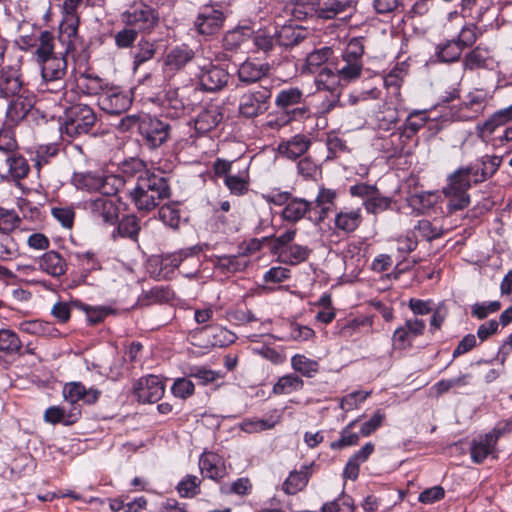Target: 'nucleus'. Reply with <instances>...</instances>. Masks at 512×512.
<instances>
[{
  "label": "nucleus",
  "instance_id": "f257e3e1",
  "mask_svg": "<svg viewBox=\"0 0 512 512\" xmlns=\"http://www.w3.org/2000/svg\"><path fill=\"white\" fill-rule=\"evenodd\" d=\"M288 7L291 15L299 21L348 19L356 10V2L354 0H290Z\"/></svg>",
  "mask_w": 512,
  "mask_h": 512
},
{
  "label": "nucleus",
  "instance_id": "f03ea898",
  "mask_svg": "<svg viewBox=\"0 0 512 512\" xmlns=\"http://www.w3.org/2000/svg\"><path fill=\"white\" fill-rule=\"evenodd\" d=\"M117 127L121 132H137L144 145L150 149L163 145L171 131L169 123L143 112L122 117Z\"/></svg>",
  "mask_w": 512,
  "mask_h": 512
},
{
  "label": "nucleus",
  "instance_id": "7ed1b4c3",
  "mask_svg": "<svg viewBox=\"0 0 512 512\" xmlns=\"http://www.w3.org/2000/svg\"><path fill=\"white\" fill-rule=\"evenodd\" d=\"M275 106L277 108L275 118L267 122L273 129L310 117V109L306 104L304 93L298 87L281 89L275 97Z\"/></svg>",
  "mask_w": 512,
  "mask_h": 512
},
{
  "label": "nucleus",
  "instance_id": "20e7f679",
  "mask_svg": "<svg viewBox=\"0 0 512 512\" xmlns=\"http://www.w3.org/2000/svg\"><path fill=\"white\" fill-rule=\"evenodd\" d=\"M129 195L138 211L149 212L170 197L171 189L165 177L152 172L138 176L136 185L130 190Z\"/></svg>",
  "mask_w": 512,
  "mask_h": 512
},
{
  "label": "nucleus",
  "instance_id": "39448f33",
  "mask_svg": "<svg viewBox=\"0 0 512 512\" xmlns=\"http://www.w3.org/2000/svg\"><path fill=\"white\" fill-rule=\"evenodd\" d=\"M472 184V178L465 166L459 167L447 176L442 193L448 199L449 213L463 210L470 205L471 199L468 190Z\"/></svg>",
  "mask_w": 512,
  "mask_h": 512
},
{
  "label": "nucleus",
  "instance_id": "423d86ee",
  "mask_svg": "<svg viewBox=\"0 0 512 512\" xmlns=\"http://www.w3.org/2000/svg\"><path fill=\"white\" fill-rule=\"evenodd\" d=\"M97 120L94 110L87 104L77 103L67 107L62 117L60 131L65 137L74 139L88 134Z\"/></svg>",
  "mask_w": 512,
  "mask_h": 512
},
{
  "label": "nucleus",
  "instance_id": "0eeeda50",
  "mask_svg": "<svg viewBox=\"0 0 512 512\" xmlns=\"http://www.w3.org/2000/svg\"><path fill=\"white\" fill-rule=\"evenodd\" d=\"M226 20V14L221 2L210 1L199 7L198 13L193 21L195 32L203 36L213 37L220 33Z\"/></svg>",
  "mask_w": 512,
  "mask_h": 512
},
{
  "label": "nucleus",
  "instance_id": "6e6552de",
  "mask_svg": "<svg viewBox=\"0 0 512 512\" xmlns=\"http://www.w3.org/2000/svg\"><path fill=\"white\" fill-rule=\"evenodd\" d=\"M122 22L129 27H134L140 32L150 33L160 22L158 9L151 5L137 1L133 2L121 15Z\"/></svg>",
  "mask_w": 512,
  "mask_h": 512
},
{
  "label": "nucleus",
  "instance_id": "1a4fd4ad",
  "mask_svg": "<svg viewBox=\"0 0 512 512\" xmlns=\"http://www.w3.org/2000/svg\"><path fill=\"white\" fill-rule=\"evenodd\" d=\"M81 2L82 0H64L63 2V18L59 25L58 42L67 43L66 52L82 46V39L78 35L80 20L77 13Z\"/></svg>",
  "mask_w": 512,
  "mask_h": 512
},
{
  "label": "nucleus",
  "instance_id": "9d476101",
  "mask_svg": "<svg viewBox=\"0 0 512 512\" xmlns=\"http://www.w3.org/2000/svg\"><path fill=\"white\" fill-rule=\"evenodd\" d=\"M198 102V89L193 86H183L166 93L164 107L171 118H179L193 111Z\"/></svg>",
  "mask_w": 512,
  "mask_h": 512
},
{
  "label": "nucleus",
  "instance_id": "9b49d317",
  "mask_svg": "<svg viewBox=\"0 0 512 512\" xmlns=\"http://www.w3.org/2000/svg\"><path fill=\"white\" fill-rule=\"evenodd\" d=\"M272 90L268 86H259L242 94L239 98L238 111L245 118H255L264 114L270 107Z\"/></svg>",
  "mask_w": 512,
  "mask_h": 512
},
{
  "label": "nucleus",
  "instance_id": "f8f14e48",
  "mask_svg": "<svg viewBox=\"0 0 512 512\" xmlns=\"http://www.w3.org/2000/svg\"><path fill=\"white\" fill-rule=\"evenodd\" d=\"M132 104V96L118 86H110L98 97V106L108 114L126 112Z\"/></svg>",
  "mask_w": 512,
  "mask_h": 512
},
{
  "label": "nucleus",
  "instance_id": "ddd939ff",
  "mask_svg": "<svg viewBox=\"0 0 512 512\" xmlns=\"http://www.w3.org/2000/svg\"><path fill=\"white\" fill-rule=\"evenodd\" d=\"M133 390L139 402L156 403L163 397L165 385L160 377L148 375L138 379Z\"/></svg>",
  "mask_w": 512,
  "mask_h": 512
},
{
  "label": "nucleus",
  "instance_id": "4468645a",
  "mask_svg": "<svg viewBox=\"0 0 512 512\" xmlns=\"http://www.w3.org/2000/svg\"><path fill=\"white\" fill-rule=\"evenodd\" d=\"M502 160V156L486 154L465 167L472 178L473 184L477 185L490 179L499 169Z\"/></svg>",
  "mask_w": 512,
  "mask_h": 512
},
{
  "label": "nucleus",
  "instance_id": "2eb2a0df",
  "mask_svg": "<svg viewBox=\"0 0 512 512\" xmlns=\"http://www.w3.org/2000/svg\"><path fill=\"white\" fill-rule=\"evenodd\" d=\"M92 217L108 225L116 224L119 218V207L110 197L98 196L87 202Z\"/></svg>",
  "mask_w": 512,
  "mask_h": 512
},
{
  "label": "nucleus",
  "instance_id": "dca6fc26",
  "mask_svg": "<svg viewBox=\"0 0 512 512\" xmlns=\"http://www.w3.org/2000/svg\"><path fill=\"white\" fill-rule=\"evenodd\" d=\"M222 106L208 103L194 119V129L198 135H205L215 129L223 120Z\"/></svg>",
  "mask_w": 512,
  "mask_h": 512
},
{
  "label": "nucleus",
  "instance_id": "f3484780",
  "mask_svg": "<svg viewBox=\"0 0 512 512\" xmlns=\"http://www.w3.org/2000/svg\"><path fill=\"white\" fill-rule=\"evenodd\" d=\"M62 49L58 51L57 55H53L45 59V61H39L41 64V75L42 79H55L65 78L67 73V55L75 52L77 49H70L66 52L67 43H60Z\"/></svg>",
  "mask_w": 512,
  "mask_h": 512
},
{
  "label": "nucleus",
  "instance_id": "a211bd4d",
  "mask_svg": "<svg viewBox=\"0 0 512 512\" xmlns=\"http://www.w3.org/2000/svg\"><path fill=\"white\" fill-rule=\"evenodd\" d=\"M502 432L499 429L473 439L470 444V456L474 463L481 464L489 455L495 452L496 444L501 437Z\"/></svg>",
  "mask_w": 512,
  "mask_h": 512
},
{
  "label": "nucleus",
  "instance_id": "6ab92c4d",
  "mask_svg": "<svg viewBox=\"0 0 512 512\" xmlns=\"http://www.w3.org/2000/svg\"><path fill=\"white\" fill-rule=\"evenodd\" d=\"M229 77L230 75L225 69L209 64L201 69L199 83L203 91L216 92L228 84Z\"/></svg>",
  "mask_w": 512,
  "mask_h": 512
},
{
  "label": "nucleus",
  "instance_id": "aec40b11",
  "mask_svg": "<svg viewBox=\"0 0 512 512\" xmlns=\"http://www.w3.org/2000/svg\"><path fill=\"white\" fill-rule=\"evenodd\" d=\"M276 44L284 48H293L307 39L309 32L300 25L284 24L275 30Z\"/></svg>",
  "mask_w": 512,
  "mask_h": 512
},
{
  "label": "nucleus",
  "instance_id": "412c9836",
  "mask_svg": "<svg viewBox=\"0 0 512 512\" xmlns=\"http://www.w3.org/2000/svg\"><path fill=\"white\" fill-rule=\"evenodd\" d=\"M199 468L204 477L220 481L227 475L223 459L214 452H204L199 458Z\"/></svg>",
  "mask_w": 512,
  "mask_h": 512
},
{
  "label": "nucleus",
  "instance_id": "4be33fe9",
  "mask_svg": "<svg viewBox=\"0 0 512 512\" xmlns=\"http://www.w3.org/2000/svg\"><path fill=\"white\" fill-rule=\"evenodd\" d=\"M312 202L304 198L292 197L281 212V217L289 223H297L302 219L313 220L311 217Z\"/></svg>",
  "mask_w": 512,
  "mask_h": 512
},
{
  "label": "nucleus",
  "instance_id": "5701e85b",
  "mask_svg": "<svg viewBox=\"0 0 512 512\" xmlns=\"http://www.w3.org/2000/svg\"><path fill=\"white\" fill-rule=\"evenodd\" d=\"M363 222L362 209L360 207L356 209H340L334 218L335 229L351 234L355 232Z\"/></svg>",
  "mask_w": 512,
  "mask_h": 512
},
{
  "label": "nucleus",
  "instance_id": "b1692460",
  "mask_svg": "<svg viewBox=\"0 0 512 512\" xmlns=\"http://www.w3.org/2000/svg\"><path fill=\"white\" fill-rule=\"evenodd\" d=\"M311 138L305 134H296L285 142H282L278 150L288 159L296 160L303 156L311 147Z\"/></svg>",
  "mask_w": 512,
  "mask_h": 512
},
{
  "label": "nucleus",
  "instance_id": "393cba45",
  "mask_svg": "<svg viewBox=\"0 0 512 512\" xmlns=\"http://www.w3.org/2000/svg\"><path fill=\"white\" fill-rule=\"evenodd\" d=\"M22 88L19 71L13 66L0 69V97L15 96Z\"/></svg>",
  "mask_w": 512,
  "mask_h": 512
},
{
  "label": "nucleus",
  "instance_id": "a878e982",
  "mask_svg": "<svg viewBox=\"0 0 512 512\" xmlns=\"http://www.w3.org/2000/svg\"><path fill=\"white\" fill-rule=\"evenodd\" d=\"M116 224L117 225L111 234L113 240H116L118 237H120L129 239L133 242L138 241L141 226L140 220L136 215H125L120 220L118 219Z\"/></svg>",
  "mask_w": 512,
  "mask_h": 512
},
{
  "label": "nucleus",
  "instance_id": "bb28decb",
  "mask_svg": "<svg viewBox=\"0 0 512 512\" xmlns=\"http://www.w3.org/2000/svg\"><path fill=\"white\" fill-rule=\"evenodd\" d=\"M269 71L270 65L268 63L258 64L247 60L239 66L237 75L241 83L250 85L267 76Z\"/></svg>",
  "mask_w": 512,
  "mask_h": 512
},
{
  "label": "nucleus",
  "instance_id": "cd10ccee",
  "mask_svg": "<svg viewBox=\"0 0 512 512\" xmlns=\"http://www.w3.org/2000/svg\"><path fill=\"white\" fill-rule=\"evenodd\" d=\"M32 107L33 104L26 98L17 97L9 103L3 123L16 127L28 116Z\"/></svg>",
  "mask_w": 512,
  "mask_h": 512
},
{
  "label": "nucleus",
  "instance_id": "c85d7f7f",
  "mask_svg": "<svg viewBox=\"0 0 512 512\" xmlns=\"http://www.w3.org/2000/svg\"><path fill=\"white\" fill-rule=\"evenodd\" d=\"M491 63L492 57L490 51L481 45L472 49L463 59L464 69L470 71L488 69Z\"/></svg>",
  "mask_w": 512,
  "mask_h": 512
},
{
  "label": "nucleus",
  "instance_id": "c756f323",
  "mask_svg": "<svg viewBox=\"0 0 512 512\" xmlns=\"http://www.w3.org/2000/svg\"><path fill=\"white\" fill-rule=\"evenodd\" d=\"M317 90L325 92H340V85H344L335 69L322 67L314 80Z\"/></svg>",
  "mask_w": 512,
  "mask_h": 512
},
{
  "label": "nucleus",
  "instance_id": "7c9ffc66",
  "mask_svg": "<svg viewBox=\"0 0 512 512\" xmlns=\"http://www.w3.org/2000/svg\"><path fill=\"white\" fill-rule=\"evenodd\" d=\"M40 268L53 277H60L66 272V262L56 251L44 253L39 260Z\"/></svg>",
  "mask_w": 512,
  "mask_h": 512
},
{
  "label": "nucleus",
  "instance_id": "2f4dec72",
  "mask_svg": "<svg viewBox=\"0 0 512 512\" xmlns=\"http://www.w3.org/2000/svg\"><path fill=\"white\" fill-rule=\"evenodd\" d=\"M309 466H303L300 471H292L283 483V491L288 495H294L303 490L311 476Z\"/></svg>",
  "mask_w": 512,
  "mask_h": 512
},
{
  "label": "nucleus",
  "instance_id": "473e14b6",
  "mask_svg": "<svg viewBox=\"0 0 512 512\" xmlns=\"http://www.w3.org/2000/svg\"><path fill=\"white\" fill-rule=\"evenodd\" d=\"M471 375L462 374L451 379H441L430 388V395L439 398L443 394L450 392L452 389L462 388L470 383Z\"/></svg>",
  "mask_w": 512,
  "mask_h": 512
},
{
  "label": "nucleus",
  "instance_id": "72a5a7b5",
  "mask_svg": "<svg viewBox=\"0 0 512 512\" xmlns=\"http://www.w3.org/2000/svg\"><path fill=\"white\" fill-rule=\"evenodd\" d=\"M428 117L425 111H413L411 112L403 125L399 128L400 136L406 139L414 137L418 131L426 124Z\"/></svg>",
  "mask_w": 512,
  "mask_h": 512
},
{
  "label": "nucleus",
  "instance_id": "f704fd0d",
  "mask_svg": "<svg viewBox=\"0 0 512 512\" xmlns=\"http://www.w3.org/2000/svg\"><path fill=\"white\" fill-rule=\"evenodd\" d=\"M248 265L242 254L215 256L214 266L223 273H235L243 271Z\"/></svg>",
  "mask_w": 512,
  "mask_h": 512
},
{
  "label": "nucleus",
  "instance_id": "c9c22d12",
  "mask_svg": "<svg viewBox=\"0 0 512 512\" xmlns=\"http://www.w3.org/2000/svg\"><path fill=\"white\" fill-rule=\"evenodd\" d=\"M311 253L308 246L300 244H291L279 255L278 261L286 265H298L305 262Z\"/></svg>",
  "mask_w": 512,
  "mask_h": 512
},
{
  "label": "nucleus",
  "instance_id": "e433bc0d",
  "mask_svg": "<svg viewBox=\"0 0 512 512\" xmlns=\"http://www.w3.org/2000/svg\"><path fill=\"white\" fill-rule=\"evenodd\" d=\"M224 184L231 195L243 196L248 193L250 178L247 170L239 171L237 174L227 175Z\"/></svg>",
  "mask_w": 512,
  "mask_h": 512
},
{
  "label": "nucleus",
  "instance_id": "4c0bfd02",
  "mask_svg": "<svg viewBox=\"0 0 512 512\" xmlns=\"http://www.w3.org/2000/svg\"><path fill=\"white\" fill-rule=\"evenodd\" d=\"M333 65L344 85L359 79L362 75L363 64L347 62L341 58L334 62Z\"/></svg>",
  "mask_w": 512,
  "mask_h": 512
},
{
  "label": "nucleus",
  "instance_id": "58836bf2",
  "mask_svg": "<svg viewBox=\"0 0 512 512\" xmlns=\"http://www.w3.org/2000/svg\"><path fill=\"white\" fill-rule=\"evenodd\" d=\"M195 56L194 51L186 45L172 49L166 57V65L171 69L180 70Z\"/></svg>",
  "mask_w": 512,
  "mask_h": 512
},
{
  "label": "nucleus",
  "instance_id": "ea45409f",
  "mask_svg": "<svg viewBox=\"0 0 512 512\" xmlns=\"http://www.w3.org/2000/svg\"><path fill=\"white\" fill-rule=\"evenodd\" d=\"M72 305L76 309L83 311L86 314L87 321L91 325L102 322L109 314L114 313V309L106 306H90L79 300H73Z\"/></svg>",
  "mask_w": 512,
  "mask_h": 512
},
{
  "label": "nucleus",
  "instance_id": "a19ab883",
  "mask_svg": "<svg viewBox=\"0 0 512 512\" xmlns=\"http://www.w3.org/2000/svg\"><path fill=\"white\" fill-rule=\"evenodd\" d=\"M8 173L13 180H21L28 176L30 166L24 156L18 153H11L6 158Z\"/></svg>",
  "mask_w": 512,
  "mask_h": 512
},
{
  "label": "nucleus",
  "instance_id": "79ce46f5",
  "mask_svg": "<svg viewBox=\"0 0 512 512\" xmlns=\"http://www.w3.org/2000/svg\"><path fill=\"white\" fill-rule=\"evenodd\" d=\"M174 297L173 291L168 286H155L149 291H144L138 299L141 306H149L156 302H168Z\"/></svg>",
  "mask_w": 512,
  "mask_h": 512
},
{
  "label": "nucleus",
  "instance_id": "37998d69",
  "mask_svg": "<svg viewBox=\"0 0 512 512\" xmlns=\"http://www.w3.org/2000/svg\"><path fill=\"white\" fill-rule=\"evenodd\" d=\"M406 75H407V70L402 65L397 64L384 77L385 87L398 100H400V97H401L400 89L402 87V84H403V81H404V78Z\"/></svg>",
  "mask_w": 512,
  "mask_h": 512
},
{
  "label": "nucleus",
  "instance_id": "c03bdc74",
  "mask_svg": "<svg viewBox=\"0 0 512 512\" xmlns=\"http://www.w3.org/2000/svg\"><path fill=\"white\" fill-rule=\"evenodd\" d=\"M304 381L297 374L291 373L278 379L273 386V393L276 395L289 394L293 391L303 389Z\"/></svg>",
  "mask_w": 512,
  "mask_h": 512
},
{
  "label": "nucleus",
  "instance_id": "a18cd8bd",
  "mask_svg": "<svg viewBox=\"0 0 512 512\" xmlns=\"http://www.w3.org/2000/svg\"><path fill=\"white\" fill-rule=\"evenodd\" d=\"M38 47L35 51L37 61H45L46 58L53 55H57L58 51H55V38L52 32L45 30L42 31L38 37Z\"/></svg>",
  "mask_w": 512,
  "mask_h": 512
},
{
  "label": "nucleus",
  "instance_id": "49530a36",
  "mask_svg": "<svg viewBox=\"0 0 512 512\" xmlns=\"http://www.w3.org/2000/svg\"><path fill=\"white\" fill-rule=\"evenodd\" d=\"M19 327L25 333L41 336H55L58 332L52 323L39 319L23 321Z\"/></svg>",
  "mask_w": 512,
  "mask_h": 512
},
{
  "label": "nucleus",
  "instance_id": "de8ad7c7",
  "mask_svg": "<svg viewBox=\"0 0 512 512\" xmlns=\"http://www.w3.org/2000/svg\"><path fill=\"white\" fill-rule=\"evenodd\" d=\"M292 368L302 376L312 378L319 371V364L305 355L296 354L291 358Z\"/></svg>",
  "mask_w": 512,
  "mask_h": 512
},
{
  "label": "nucleus",
  "instance_id": "09e8293b",
  "mask_svg": "<svg viewBox=\"0 0 512 512\" xmlns=\"http://www.w3.org/2000/svg\"><path fill=\"white\" fill-rule=\"evenodd\" d=\"M399 112L397 108L387 104L376 113L377 127L383 131H389L399 122Z\"/></svg>",
  "mask_w": 512,
  "mask_h": 512
},
{
  "label": "nucleus",
  "instance_id": "8fccbe9b",
  "mask_svg": "<svg viewBox=\"0 0 512 512\" xmlns=\"http://www.w3.org/2000/svg\"><path fill=\"white\" fill-rule=\"evenodd\" d=\"M463 49L459 46L455 39L449 40L444 44H439L436 47V55L440 62L452 63L459 60Z\"/></svg>",
  "mask_w": 512,
  "mask_h": 512
},
{
  "label": "nucleus",
  "instance_id": "3c124183",
  "mask_svg": "<svg viewBox=\"0 0 512 512\" xmlns=\"http://www.w3.org/2000/svg\"><path fill=\"white\" fill-rule=\"evenodd\" d=\"M22 342L19 336L9 329H0V352L6 355L20 353Z\"/></svg>",
  "mask_w": 512,
  "mask_h": 512
},
{
  "label": "nucleus",
  "instance_id": "603ef678",
  "mask_svg": "<svg viewBox=\"0 0 512 512\" xmlns=\"http://www.w3.org/2000/svg\"><path fill=\"white\" fill-rule=\"evenodd\" d=\"M393 202L391 197L383 196L378 190L372 197L363 201V206L367 213L377 215L389 210Z\"/></svg>",
  "mask_w": 512,
  "mask_h": 512
},
{
  "label": "nucleus",
  "instance_id": "864d4df0",
  "mask_svg": "<svg viewBox=\"0 0 512 512\" xmlns=\"http://www.w3.org/2000/svg\"><path fill=\"white\" fill-rule=\"evenodd\" d=\"M359 419H355L351 421L348 425H346L340 432V438L336 441H333L330 444L331 449L333 450H341L343 448L354 446L359 442V434L352 431L356 423Z\"/></svg>",
  "mask_w": 512,
  "mask_h": 512
},
{
  "label": "nucleus",
  "instance_id": "5fc2aeb1",
  "mask_svg": "<svg viewBox=\"0 0 512 512\" xmlns=\"http://www.w3.org/2000/svg\"><path fill=\"white\" fill-rule=\"evenodd\" d=\"M81 78L83 82L79 87L87 95H97L98 97H100V95L106 90V88L110 87L109 84L99 76L82 74Z\"/></svg>",
  "mask_w": 512,
  "mask_h": 512
},
{
  "label": "nucleus",
  "instance_id": "6e6d98bb",
  "mask_svg": "<svg viewBox=\"0 0 512 512\" xmlns=\"http://www.w3.org/2000/svg\"><path fill=\"white\" fill-rule=\"evenodd\" d=\"M156 48L154 43L148 40H140L137 44L136 50L133 53V69L136 70L143 63L149 61L154 57Z\"/></svg>",
  "mask_w": 512,
  "mask_h": 512
},
{
  "label": "nucleus",
  "instance_id": "4d7b16f0",
  "mask_svg": "<svg viewBox=\"0 0 512 512\" xmlns=\"http://www.w3.org/2000/svg\"><path fill=\"white\" fill-rule=\"evenodd\" d=\"M73 180L76 187L79 189H84L87 191H99L101 193L103 177L100 175L93 174L91 172L75 174Z\"/></svg>",
  "mask_w": 512,
  "mask_h": 512
},
{
  "label": "nucleus",
  "instance_id": "13d9d810",
  "mask_svg": "<svg viewBox=\"0 0 512 512\" xmlns=\"http://www.w3.org/2000/svg\"><path fill=\"white\" fill-rule=\"evenodd\" d=\"M333 54L334 50L329 46L315 49L307 55L306 66L311 72H313L315 69L320 68L323 64L329 61Z\"/></svg>",
  "mask_w": 512,
  "mask_h": 512
},
{
  "label": "nucleus",
  "instance_id": "bf43d9fd",
  "mask_svg": "<svg viewBox=\"0 0 512 512\" xmlns=\"http://www.w3.org/2000/svg\"><path fill=\"white\" fill-rule=\"evenodd\" d=\"M14 128L5 123L0 126V151L3 153L11 154L18 149Z\"/></svg>",
  "mask_w": 512,
  "mask_h": 512
},
{
  "label": "nucleus",
  "instance_id": "052dcab7",
  "mask_svg": "<svg viewBox=\"0 0 512 512\" xmlns=\"http://www.w3.org/2000/svg\"><path fill=\"white\" fill-rule=\"evenodd\" d=\"M297 234L296 229H288L283 234L279 236L273 235V240L270 242L269 245V251L272 255L277 256V259L279 258V255L281 252H283L285 249H287L292 242L294 241Z\"/></svg>",
  "mask_w": 512,
  "mask_h": 512
},
{
  "label": "nucleus",
  "instance_id": "680f3d73",
  "mask_svg": "<svg viewBox=\"0 0 512 512\" xmlns=\"http://www.w3.org/2000/svg\"><path fill=\"white\" fill-rule=\"evenodd\" d=\"M512 120V104L509 107L496 111L482 126L484 132L493 133L498 126L505 125Z\"/></svg>",
  "mask_w": 512,
  "mask_h": 512
},
{
  "label": "nucleus",
  "instance_id": "e2e57ef3",
  "mask_svg": "<svg viewBox=\"0 0 512 512\" xmlns=\"http://www.w3.org/2000/svg\"><path fill=\"white\" fill-rule=\"evenodd\" d=\"M201 480L195 475H186L176 489L183 498H192L200 493Z\"/></svg>",
  "mask_w": 512,
  "mask_h": 512
},
{
  "label": "nucleus",
  "instance_id": "0e129e2a",
  "mask_svg": "<svg viewBox=\"0 0 512 512\" xmlns=\"http://www.w3.org/2000/svg\"><path fill=\"white\" fill-rule=\"evenodd\" d=\"M189 377L195 378L198 384L207 385L221 377L220 372L208 369L205 366H190L187 371Z\"/></svg>",
  "mask_w": 512,
  "mask_h": 512
},
{
  "label": "nucleus",
  "instance_id": "69168bd1",
  "mask_svg": "<svg viewBox=\"0 0 512 512\" xmlns=\"http://www.w3.org/2000/svg\"><path fill=\"white\" fill-rule=\"evenodd\" d=\"M321 512H354V501L342 493L337 499L324 503Z\"/></svg>",
  "mask_w": 512,
  "mask_h": 512
},
{
  "label": "nucleus",
  "instance_id": "338daca9",
  "mask_svg": "<svg viewBox=\"0 0 512 512\" xmlns=\"http://www.w3.org/2000/svg\"><path fill=\"white\" fill-rule=\"evenodd\" d=\"M481 31L476 24L465 25L457 39V43L464 50L465 48L472 47L481 35Z\"/></svg>",
  "mask_w": 512,
  "mask_h": 512
},
{
  "label": "nucleus",
  "instance_id": "774afa93",
  "mask_svg": "<svg viewBox=\"0 0 512 512\" xmlns=\"http://www.w3.org/2000/svg\"><path fill=\"white\" fill-rule=\"evenodd\" d=\"M159 218L167 226L177 229L180 225V209L174 204L163 205L159 209Z\"/></svg>",
  "mask_w": 512,
  "mask_h": 512
}]
</instances>
